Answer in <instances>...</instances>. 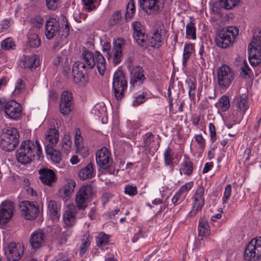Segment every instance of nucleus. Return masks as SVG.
I'll use <instances>...</instances> for the list:
<instances>
[{
  "label": "nucleus",
  "mask_w": 261,
  "mask_h": 261,
  "mask_svg": "<svg viewBox=\"0 0 261 261\" xmlns=\"http://www.w3.org/2000/svg\"><path fill=\"white\" fill-rule=\"evenodd\" d=\"M86 70V66L85 63L77 61L72 67V74L74 81L76 83H83L85 81L84 71Z\"/></svg>",
  "instance_id": "26"
},
{
  "label": "nucleus",
  "mask_w": 261,
  "mask_h": 261,
  "mask_svg": "<svg viewBox=\"0 0 261 261\" xmlns=\"http://www.w3.org/2000/svg\"><path fill=\"white\" fill-rule=\"evenodd\" d=\"M110 237V236L109 235L103 232L99 233L95 238L97 246L99 248H102L107 245L109 243Z\"/></svg>",
  "instance_id": "43"
},
{
  "label": "nucleus",
  "mask_w": 261,
  "mask_h": 261,
  "mask_svg": "<svg viewBox=\"0 0 261 261\" xmlns=\"http://www.w3.org/2000/svg\"><path fill=\"white\" fill-rule=\"evenodd\" d=\"M121 14L120 11H117L113 13L111 17L109 23L111 25H115L120 24L121 21Z\"/></svg>",
  "instance_id": "51"
},
{
  "label": "nucleus",
  "mask_w": 261,
  "mask_h": 261,
  "mask_svg": "<svg viewBox=\"0 0 261 261\" xmlns=\"http://www.w3.org/2000/svg\"><path fill=\"white\" fill-rule=\"evenodd\" d=\"M35 157L33 155L18 149L16 153V158L18 162L21 164L30 163Z\"/></svg>",
  "instance_id": "37"
},
{
  "label": "nucleus",
  "mask_w": 261,
  "mask_h": 261,
  "mask_svg": "<svg viewBox=\"0 0 261 261\" xmlns=\"http://www.w3.org/2000/svg\"><path fill=\"white\" fill-rule=\"evenodd\" d=\"M136 12L135 3L133 0H129L126 9V17L131 19Z\"/></svg>",
  "instance_id": "52"
},
{
  "label": "nucleus",
  "mask_w": 261,
  "mask_h": 261,
  "mask_svg": "<svg viewBox=\"0 0 261 261\" xmlns=\"http://www.w3.org/2000/svg\"><path fill=\"white\" fill-rule=\"evenodd\" d=\"M188 88L190 97H193L195 95L196 84L191 79H188L186 82Z\"/></svg>",
  "instance_id": "54"
},
{
  "label": "nucleus",
  "mask_w": 261,
  "mask_h": 261,
  "mask_svg": "<svg viewBox=\"0 0 261 261\" xmlns=\"http://www.w3.org/2000/svg\"><path fill=\"white\" fill-rule=\"evenodd\" d=\"M125 45V41L122 38H119L113 41L112 50L106 55L110 63L116 65L121 62Z\"/></svg>",
  "instance_id": "10"
},
{
  "label": "nucleus",
  "mask_w": 261,
  "mask_h": 261,
  "mask_svg": "<svg viewBox=\"0 0 261 261\" xmlns=\"http://www.w3.org/2000/svg\"><path fill=\"white\" fill-rule=\"evenodd\" d=\"M239 34V29L234 27L223 29L217 34L215 42L220 47L225 48L231 45Z\"/></svg>",
  "instance_id": "3"
},
{
  "label": "nucleus",
  "mask_w": 261,
  "mask_h": 261,
  "mask_svg": "<svg viewBox=\"0 0 261 261\" xmlns=\"http://www.w3.org/2000/svg\"><path fill=\"white\" fill-rule=\"evenodd\" d=\"M69 30V24L64 16L62 15L60 18L50 16L46 21L45 34L48 39H51L59 31L63 44L67 42L66 39Z\"/></svg>",
  "instance_id": "1"
},
{
  "label": "nucleus",
  "mask_w": 261,
  "mask_h": 261,
  "mask_svg": "<svg viewBox=\"0 0 261 261\" xmlns=\"http://www.w3.org/2000/svg\"><path fill=\"white\" fill-rule=\"evenodd\" d=\"M46 153L49 155L51 161L55 164H59L61 160V156L59 151L55 149H46Z\"/></svg>",
  "instance_id": "47"
},
{
  "label": "nucleus",
  "mask_w": 261,
  "mask_h": 261,
  "mask_svg": "<svg viewBox=\"0 0 261 261\" xmlns=\"http://www.w3.org/2000/svg\"><path fill=\"white\" fill-rule=\"evenodd\" d=\"M150 92L148 90H145L135 97V100L132 102V105L134 107L138 106L145 102L147 99L150 97Z\"/></svg>",
  "instance_id": "44"
},
{
  "label": "nucleus",
  "mask_w": 261,
  "mask_h": 261,
  "mask_svg": "<svg viewBox=\"0 0 261 261\" xmlns=\"http://www.w3.org/2000/svg\"><path fill=\"white\" fill-rule=\"evenodd\" d=\"M93 194L94 190L91 185L82 186L75 195V202L77 207L80 210L86 208Z\"/></svg>",
  "instance_id": "7"
},
{
  "label": "nucleus",
  "mask_w": 261,
  "mask_h": 261,
  "mask_svg": "<svg viewBox=\"0 0 261 261\" xmlns=\"http://www.w3.org/2000/svg\"><path fill=\"white\" fill-rule=\"evenodd\" d=\"M82 244L80 248V254L81 255L84 254L89 248L90 241L89 237L86 234L84 236L81 240Z\"/></svg>",
  "instance_id": "49"
},
{
  "label": "nucleus",
  "mask_w": 261,
  "mask_h": 261,
  "mask_svg": "<svg viewBox=\"0 0 261 261\" xmlns=\"http://www.w3.org/2000/svg\"><path fill=\"white\" fill-rule=\"evenodd\" d=\"M198 234L201 237H206L211 234L208 222L205 219H200L198 225Z\"/></svg>",
  "instance_id": "39"
},
{
  "label": "nucleus",
  "mask_w": 261,
  "mask_h": 261,
  "mask_svg": "<svg viewBox=\"0 0 261 261\" xmlns=\"http://www.w3.org/2000/svg\"><path fill=\"white\" fill-rule=\"evenodd\" d=\"M92 113L99 118H101L102 123H106L107 110L103 103H96L92 109Z\"/></svg>",
  "instance_id": "34"
},
{
  "label": "nucleus",
  "mask_w": 261,
  "mask_h": 261,
  "mask_svg": "<svg viewBox=\"0 0 261 261\" xmlns=\"http://www.w3.org/2000/svg\"><path fill=\"white\" fill-rule=\"evenodd\" d=\"M67 61V51L65 49L62 51L60 55H58L55 61L56 64L66 62Z\"/></svg>",
  "instance_id": "57"
},
{
  "label": "nucleus",
  "mask_w": 261,
  "mask_h": 261,
  "mask_svg": "<svg viewBox=\"0 0 261 261\" xmlns=\"http://www.w3.org/2000/svg\"><path fill=\"white\" fill-rule=\"evenodd\" d=\"M46 234L43 230L38 229L33 231L30 236V244L34 249L41 247L45 243Z\"/></svg>",
  "instance_id": "23"
},
{
  "label": "nucleus",
  "mask_w": 261,
  "mask_h": 261,
  "mask_svg": "<svg viewBox=\"0 0 261 261\" xmlns=\"http://www.w3.org/2000/svg\"><path fill=\"white\" fill-rule=\"evenodd\" d=\"M208 128L210 130L211 140L212 142H214L217 140V136L215 125L212 123H210L209 124Z\"/></svg>",
  "instance_id": "61"
},
{
  "label": "nucleus",
  "mask_w": 261,
  "mask_h": 261,
  "mask_svg": "<svg viewBox=\"0 0 261 261\" xmlns=\"http://www.w3.org/2000/svg\"><path fill=\"white\" fill-rule=\"evenodd\" d=\"M75 181L70 178L66 179L64 185L60 189L59 194L62 199L65 202L68 200L74 190L75 187Z\"/></svg>",
  "instance_id": "24"
},
{
  "label": "nucleus",
  "mask_w": 261,
  "mask_h": 261,
  "mask_svg": "<svg viewBox=\"0 0 261 261\" xmlns=\"http://www.w3.org/2000/svg\"><path fill=\"white\" fill-rule=\"evenodd\" d=\"M20 207L22 216L26 219L34 220L39 214L38 205L34 202L22 201Z\"/></svg>",
  "instance_id": "15"
},
{
  "label": "nucleus",
  "mask_w": 261,
  "mask_h": 261,
  "mask_svg": "<svg viewBox=\"0 0 261 261\" xmlns=\"http://www.w3.org/2000/svg\"><path fill=\"white\" fill-rule=\"evenodd\" d=\"M82 57L87 63L89 68H93L96 64L99 73L103 75L107 68V63L105 58L99 51H95L94 54L89 50H84Z\"/></svg>",
  "instance_id": "2"
},
{
  "label": "nucleus",
  "mask_w": 261,
  "mask_h": 261,
  "mask_svg": "<svg viewBox=\"0 0 261 261\" xmlns=\"http://www.w3.org/2000/svg\"><path fill=\"white\" fill-rule=\"evenodd\" d=\"M19 138V135L15 128L7 126L3 129L1 146L6 151H12L17 144Z\"/></svg>",
  "instance_id": "4"
},
{
  "label": "nucleus",
  "mask_w": 261,
  "mask_h": 261,
  "mask_svg": "<svg viewBox=\"0 0 261 261\" xmlns=\"http://www.w3.org/2000/svg\"><path fill=\"white\" fill-rule=\"evenodd\" d=\"M28 41L31 47H36L39 46L40 40L38 39L36 33H29L28 34Z\"/></svg>",
  "instance_id": "50"
},
{
  "label": "nucleus",
  "mask_w": 261,
  "mask_h": 261,
  "mask_svg": "<svg viewBox=\"0 0 261 261\" xmlns=\"http://www.w3.org/2000/svg\"><path fill=\"white\" fill-rule=\"evenodd\" d=\"M74 145L76 148V152L82 153L83 150L84 152H87V148L84 146L83 138L81 136V132L79 129L75 130L74 137Z\"/></svg>",
  "instance_id": "38"
},
{
  "label": "nucleus",
  "mask_w": 261,
  "mask_h": 261,
  "mask_svg": "<svg viewBox=\"0 0 261 261\" xmlns=\"http://www.w3.org/2000/svg\"><path fill=\"white\" fill-rule=\"evenodd\" d=\"M40 57L38 55H27L22 59V66L24 68L33 70L40 65Z\"/></svg>",
  "instance_id": "30"
},
{
  "label": "nucleus",
  "mask_w": 261,
  "mask_h": 261,
  "mask_svg": "<svg viewBox=\"0 0 261 261\" xmlns=\"http://www.w3.org/2000/svg\"><path fill=\"white\" fill-rule=\"evenodd\" d=\"M233 103L238 112L243 115L249 108L248 97L245 94L236 96L234 98Z\"/></svg>",
  "instance_id": "29"
},
{
  "label": "nucleus",
  "mask_w": 261,
  "mask_h": 261,
  "mask_svg": "<svg viewBox=\"0 0 261 261\" xmlns=\"http://www.w3.org/2000/svg\"><path fill=\"white\" fill-rule=\"evenodd\" d=\"M193 186L194 182L191 181L186 182L179 188L171 199V202L174 205H177L184 200L188 192L193 188Z\"/></svg>",
  "instance_id": "19"
},
{
  "label": "nucleus",
  "mask_w": 261,
  "mask_h": 261,
  "mask_svg": "<svg viewBox=\"0 0 261 261\" xmlns=\"http://www.w3.org/2000/svg\"><path fill=\"white\" fill-rule=\"evenodd\" d=\"M232 187L231 185H227L225 189V191L222 198V204H225L227 203L228 200L230 198L231 195Z\"/></svg>",
  "instance_id": "55"
},
{
  "label": "nucleus",
  "mask_w": 261,
  "mask_h": 261,
  "mask_svg": "<svg viewBox=\"0 0 261 261\" xmlns=\"http://www.w3.org/2000/svg\"><path fill=\"white\" fill-rule=\"evenodd\" d=\"M216 107L219 111L222 112L226 111L230 107V102L228 97L225 95L222 96L216 103Z\"/></svg>",
  "instance_id": "41"
},
{
  "label": "nucleus",
  "mask_w": 261,
  "mask_h": 261,
  "mask_svg": "<svg viewBox=\"0 0 261 261\" xmlns=\"http://www.w3.org/2000/svg\"><path fill=\"white\" fill-rule=\"evenodd\" d=\"M23 246L19 243L10 242L4 247L5 255L8 261H17L24 252Z\"/></svg>",
  "instance_id": "12"
},
{
  "label": "nucleus",
  "mask_w": 261,
  "mask_h": 261,
  "mask_svg": "<svg viewBox=\"0 0 261 261\" xmlns=\"http://www.w3.org/2000/svg\"><path fill=\"white\" fill-rule=\"evenodd\" d=\"M186 38L190 40H195L196 39L195 23L193 20H190L186 24Z\"/></svg>",
  "instance_id": "40"
},
{
  "label": "nucleus",
  "mask_w": 261,
  "mask_h": 261,
  "mask_svg": "<svg viewBox=\"0 0 261 261\" xmlns=\"http://www.w3.org/2000/svg\"><path fill=\"white\" fill-rule=\"evenodd\" d=\"M124 193L131 196H135L138 193L137 187L135 186L127 185L124 188Z\"/></svg>",
  "instance_id": "58"
},
{
  "label": "nucleus",
  "mask_w": 261,
  "mask_h": 261,
  "mask_svg": "<svg viewBox=\"0 0 261 261\" xmlns=\"http://www.w3.org/2000/svg\"><path fill=\"white\" fill-rule=\"evenodd\" d=\"M47 8L51 10H55L59 7L60 0H45Z\"/></svg>",
  "instance_id": "60"
},
{
  "label": "nucleus",
  "mask_w": 261,
  "mask_h": 261,
  "mask_svg": "<svg viewBox=\"0 0 261 261\" xmlns=\"http://www.w3.org/2000/svg\"><path fill=\"white\" fill-rule=\"evenodd\" d=\"M95 175L94 165L92 163H90L85 167L80 170L79 173V177L83 180L91 178Z\"/></svg>",
  "instance_id": "35"
},
{
  "label": "nucleus",
  "mask_w": 261,
  "mask_h": 261,
  "mask_svg": "<svg viewBox=\"0 0 261 261\" xmlns=\"http://www.w3.org/2000/svg\"><path fill=\"white\" fill-rule=\"evenodd\" d=\"M21 111V105L16 101L11 100L6 102L5 113L8 118L13 120L19 119Z\"/></svg>",
  "instance_id": "18"
},
{
  "label": "nucleus",
  "mask_w": 261,
  "mask_h": 261,
  "mask_svg": "<svg viewBox=\"0 0 261 261\" xmlns=\"http://www.w3.org/2000/svg\"><path fill=\"white\" fill-rule=\"evenodd\" d=\"M194 50V45L192 43L187 44L185 45L183 52V61L182 65L184 66L187 65V61L193 54Z\"/></svg>",
  "instance_id": "45"
},
{
  "label": "nucleus",
  "mask_w": 261,
  "mask_h": 261,
  "mask_svg": "<svg viewBox=\"0 0 261 261\" xmlns=\"http://www.w3.org/2000/svg\"><path fill=\"white\" fill-rule=\"evenodd\" d=\"M132 27L134 39L139 45L143 46L147 38L143 26L140 22L135 21L133 23Z\"/></svg>",
  "instance_id": "25"
},
{
  "label": "nucleus",
  "mask_w": 261,
  "mask_h": 261,
  "mask_svg": "<svg viewBox=\"0 0 261 261\" xmlns=\"http://www.w3.org/2000/svg\"><path fill=\"white\" fill-rule=\"evenodd\" d=\"M127 87L124 72L121 70H117L114 73L112 82L113 92L117 100H120L123 98Z\"/></svg>",
  "instance_id": "5"
},
{
  "label": "nucleus",
  "mask_w": 261,
  "mask_h": 261,
  "mask_svg": "<svg viewBox=\"0 0 261 261\" xmlns=\"http://www.w3.org/2000/svg\"><path fill=\"white\" fill-rule=\"evenodd\" d=\"M204 192L205 189L203 186L199 185L197 187L192 197V207L189 213L191 216H195L197 213L201 211L205 202Z\"/></svg>",
  "instance_id": "13"
},
{
  "label": "nucleus",
  "mask_w": 261,
  "mask_h": 261,
  "mask_svg": "<svg viewBox=\"0 0 261 261\" xmlns=\"http://www.w3.org/2000/svg\"><path fill=\"white\" fill-rule=\"evenodd\" d=\"M165 164L167 166L170 165L173 161V158L171 152L168 149H166L164 153Z\"/></svg>",
  "instance_id": "59"
},
{
  "label": "nucleus",
  "mask_w": 261,
  "mask_h": 261,
  "mask_svg": "<svg viewBox=\"0 0 261 261\" xmlns=\"http://www.w3.org/2000/svg\"><path fill=\"white\" fill-rule=\"evenodd\" d=\"M144 147L150 150H156L159 148V139L151 133L148 132L142 136Z\"/></svg>",
  "instance_id": "28"
},
{
  "label": "nucleus",
  "mask_w": 261,
  "mask_h": 261,
  "mask_svg": "<svg viewBox=\"0 0 261 261\" xmlns=\"http://www.w3.org/2000/svg\"><path fill=\"white\" fill-rule=\"evenodd\" d=\"M248 53L250 63L256 66L261 63V37H253L248 45Z\"/></svg>",
  "instance_id": "9"
},
{
  "label": "nucleus",
  "mask_w": 261,
  "mask_h": 261,
  "mask_svg": "<svg viewBox=\"0 0 261 261\" xmlns=\"http://www.w3.org/2000/svg\"><path fill=\"white\" fill-rule=\"evenodd\" d=\"M165 0H139L143 10L148 15H155L162 11Z\"/></svg>",
  "instance_id": "14"
},
{
  "label": "nucleus",
  "mask_w": 261,
  "mask_h": 261,
  "mask_svg": "<svg viewBox=\"0 0 261 261\" xmlns=\"http://www.w3.org/2000/svg\"><path fill=\"white\" fill-rule=\"evenodd\" d=\"M241 0H219L221 7L226 10H230L238 6Z\"/></svg>",
  "instance_id": "42"
},
{
  "label": "nucleus",
  "mask_w": 261,
  "mask_h": 261,
  "mask_svg": "<svg viewBox=\"0 0 261 261\" xmlns=\"http://www.w3.org/2000/svg\"><path fill=\"white\" fill-rule=\"evenodd\" d=\"M24 89V86L21 79H18L16 82L15 89L13 93L15 95L21 93Z\"/></svg>",
  "instance_id": "56"
},
{
  "label": "nucleus",
  "mask_w": 261,
  "mask_h": 261,
  "mask_svg": "<svg viewBox=\"0 0 261 261\" xmlns=\"http://www.w3.org/2000/svg\"><path fill=\"white\" fill-rule=\"evenodd\" d=\"M55 261H71L66 252L59 253L56 257Z\"/></svg>",
  "instance_id": "62"
},
{
  "label": "nucleus",
  "mask_w": 261,
  "mask_h": 261,
  "mask_svg": "<svg viewBox=\"0 0 261 261\" xmlns=\"http://www.w3.org/2000/svg\"><path fill=\"white\" fill-rule=\"evenodd\" d=\"M247 261H257L261 259V238L252 239L246 246L244 253Z\"/></svg>",
  "instance_id": "8"
},
{
  "label": "nucleus",
  "mask_w": 261,
  "mask_h": 261,
  "mask_svg": "<svg viewBox=\"0 0 261 261\" xmlns=\"http://www.w3.org/2000/svg\"><path fill=\"white\" fill-rule=\"evenodd\" d=\"M217 77L219 86L222 89H226L234 80V72L230 66L223 64L218 68Z\"/></svg>",
  "instance_id": "6"
},
{
  "label": "nucleus",
  "mask_w": 261,
  "mask_h": 261,
  "mask_svg": "<svg viewBox=\"0 0 261 261\" xmlns=\"http://www.w3.org/2000/svg\"><path fill=\"white\" fill-rule=\"evenodd\" d=\"M192 145L194 146L196 151L202 153L205 147V140L201 135H195L193 139Z\"/></svg>",
  "instance_id": "36"
},
{
  "label": "nucleus",
  "mask_w": 261,
  "mask_h": 261,
  "mask_svg": "<svg viewBox=\"0 0 261 261\" xmlns=\"http://www.w3.org/2000/svg\"><path fill=\"white\" fill-rule=\"evenodd\" d=\"M73 109L72 96L71 93L64 91L61 97L60 103V112L64 115H66L71 112Z\"/></svg>",
  "instance_id": "21"
},
{
  "label": "nucleus",
  "mask_w": 261,
  "mask_h": 261,
  "mask_svg": "<svg viewBox=\"0 0 261 261\" xmlns=\"http://www.w3.org/2000/svg\"><path fill=\"white\" fill-rule=\"evenodd\" d=\"M96 161L101 169L108 170L110 174H114L115 170L111 168L112 158L111 153L106 147H102L99 149L96 153Z\"/></svg>",
  "instance_id": "11"
},
{
  "label": "nucleus",
  "mask_w": 261,
  "mask_h": 261,
  "mask_svg": "<svg viewBox=\"0 0 261 261\" xmlns=\"http://www.w3.org/2000/svg\"><path fill=\"white\" fill-rule=\"evenodd\" d=\"M19 149L33 155L34 157L36 155L38 159L42 154V148L37 140L35 142L31 140H24L21 143Z\"/></svg>",
  "instance_id": "17"
},
{
  "label": "nucleus",
  "mask_w": 261,
  "mask_h": 261,
  "mask_svg": "<svg viewBox=\"0 0 261 261\" xmlns=\"http://www.w3.org/2000/svg\"><path fill=\"white\" fill-rule=\"evenodd\" d=\"M76 210L75 206L72 204H68L63 214V222L66 227H72L76 221Z\"/></svg>",
  "instance_id": "22"
},
{
  "label": "nucleus",
  "mask_w": 261,
  "mask_h": 261,
  "mask_svg": "<svg viewBox=\"0 0 261 261\" xmlns=\"http://www.w3.org/2000/svg\"><path fill=\"white\" fill-rule=\"evenodd\" d=\"M38 172L40 179L44 185L51 186L57 179L56 174L52 170L41 168L38 170Z\"/></svg>",
  "instance_id": "27"
},
{
  "label": "nucleus",
  "mask_w": 261,
  "mask_h": 261,
  "mask_svg": "<svg viewBox=\"0 0 261 261\" xmlns=\"http://www.w3.org/2000/svg\"><path fill=\"white\" fill-rule=\"evenodd\" d=\"M61 205L56 201L50 200L47 201L48 214L55 221L59 220L60 216Z\"/></svg>",
  "instance_id": "31"
},
{
  "label": "nucleus",
  "mask_w": 261,
  "mask_h": 261,
  "mask_svg": "<svg viewBox=\"0 0 261 261\" xmlns=\"http://www.w3.org/2000/svg\"><path fill=\"white\" fill-rule=\"evenodd\" d=\"M1 47L4 49L9 50L14 49L15 44L12 38H7L2 41Z\"/></svg>",
  "instance_id": "53"
},
{
  "label": "nucleus",
  "mask_w": 261,
  "mask_h": 261,
  "mask_svg": "<svg viewBox=\"0 0 261 261\" xmlns=\"http://www.w3.org/2000/svg\"><path fill=\"white\" fill-rule=\"evenodd\" d=\"M144 71L142 67L136 66L134 67L130 72V89L135 90L138 89L145 80Z\"/></svg>",
  "instance_id": "16"
},
{
  "label": "nucleus",
  "mask_w": 261,
  "mask_h": 261,
  "mask_svg": "<svg viewBox=\"0 0 261 261\" xmlns=\"http://www.w3.org/2000/svg\"><path fill=\"white\" fill-rule=\"evenodd\" d=\"M14 206L12 202L3 201L0 206V223H7L13 215Z\"/></svg>",
  "instance_id": "20"
},
{
  "label": "nucleus",
  "mask_w": 261,
  "mask_h": 261,
  "mask_svg": "<svg viewBox=\"0 0 261 261\" xmlns=\"http://www.w3.org/2000/svg\"><path fill=\"white\" fill-rule=\"evenodd\" d=\"M31 22L35 26L37 29H39L42 26L43 19L41 17H37L36 19H31Z\"/></svg>",
  "instance_id": "63"
},
{
  "label": "nucleus",
  "mask_w": 261,
  "mask_h": 261,
  "mask_svg": "<svg viewBox=\"0 0 261 261\" xmlns=\"http://www.w3.org/2000/svg\"><path fill=\"white\" fill-rule=\"evenodd\" d=\"M165 36L164 34L160 32H155L153 34L151 37L152 40L151 42L150 45L153 47L160 45L158 43L162 42L164 39Z\"/></svg>",
  "instance_id": "48"
},
{
  "label": "nucleus",
  "mask_w": 261,
  "mask_h": 261,
  "mask_svg": "<svg viewBox=\"0 0 261 261\" xmlns=\"http://www.w3.org/2000/svg\"><path fill=\"white\" fill-rule=\"evenodd\" d=\"M59 140V133L56 128L49 129L45 134V141L47 146L52 148L55 146Z\"/></svg>",
  "instance_id": "33"
},
{
  "label": "nucleus",
  "mask_w": 261,
  "mask_h": 261,
  "mask_svg": "<svg viewBox=\"0 0 261 261\" xmlns=\"http://www.w3.org/2000/svg\"><path fill=\"white\" fill-rule=\"evenodd\" d=\"M71 141L68 135H65L61 141V150L66 154H68L71 147Z\"/></svg>",
  "instance_id": "46"
},
{
  "label": "nucleus",
  "mask_w": 261,
  "mask_h": 261,
  "mask_svg": "<svg viewBox=\"0 0 261 261\" xmlns=\"http://www.w3.org/2000/svg\"><path fill=\"white\" fill-rule=\"evenodd\" d=\"M10 27V21L7 19L2 20L0 22V31L4 32L8 30Z\"/></svg>",
  "instance_id": "64"
},
{
  "label": "nucleus",
  "mask_w": 261,
  "mask_h": 261,
  "mask_svg": "<svg viewBox=\"0 0 261 261\" xmlns=\"http://www.w3.org/2000/svg\"><path fill=\"white\" fill-rule=\"evenodd\" d=\"M194 170L193 164L189 158L185 155L181 163L179 168V173L181 175L184 174L187 176H190Z\"/></svg>",
  "instance_id": "32"
}]
</instances>
